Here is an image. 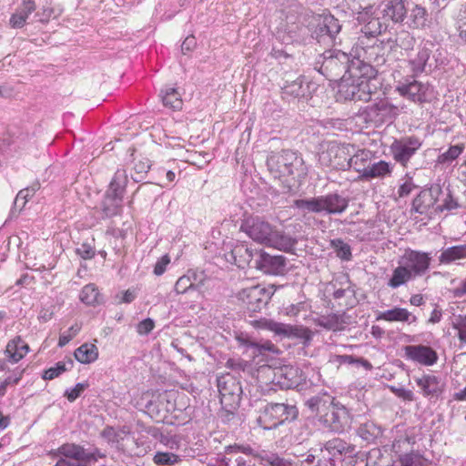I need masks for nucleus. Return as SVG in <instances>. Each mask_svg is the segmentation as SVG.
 <instances>
[{
	"label": "nucleus",
	"mask_w": 466,
	"mask_h": 466,
	"mask_svg": "<svg viewBox=\"0 0 466 466\" xmlns=\"http://www.w3.org/2000/svg\"><path fill=\"white\" fill-rule=\"evenodd\" d=\"M339 83V97L344 100H353L356 98L359 91L367 88L364 86V80L358 81L350 76H340Z\"/></svg>",
	"instance_id": "aec40b11"
},
{
	"label": "nucleus",
	"mask_w": 466,
	"mask_h": 466,
	"mask_svg": "<svg viewBox=\"0 0 466 466\" xmlns=\"http://www.w3.org/2000/svg\"><path fill=\"white\" fill-rule=\"evenodd\" d=\"M416 187V186L412 183L411 180L406 181L401 184L398 189V195L400 198H404L409 196L411 191Z\"/></svg>",
	"instance_id": "338daca9"
},
{
	"label": "nucleus",
	"mask_w": 466,
	"mask_h": 466,
	"mask_svg": "<svg viewBox=\"0 0 466 466\" xmlns=\"http://www.w3.org/2000/svg\"><path fill=\"white\" fill-rule=\"evenodd\" d=\"M86 383H77L73 389L70 390H66L65 396L67 398L69 401L76 400L80 394L87 388Z\"/></svg>",
	"instance_id": "4d7b16f0"
},
{
	"label": "nucleus",
	"mask_w": 466,
	"mask_h": 466,
	"mask_svg": "<svg viewBox=\"0 0 466 466\" xmlns=\"http://www.w3.org/2000/svg\"><path fill=\"white\" fill-rule=\"evenodd\" d=\"M153 461L160 466H172L181 461V458L169 451H157L154 455Z\"/></svg>",
	"instance_id": "37998d69"
},
{
	"label": "nucleus",
	"mask_w": 466,
	"mask_h": 466,
	"mask_svg": "<svg viewBox=\"0 0 466 466\" xmlns=\"http://www.w3.org/2000/svg\"><path fill=\"white\" fill-rule=\"evenodd\" d=\"M341 25L339 20L333 15H328L323 16L319 22L316 34L320 37L327 35L333 39L339 33Z\"/></svg>",
	"instance_id": "a878e982"
},
{
	"label": "nucleus",
	"mask_w": 466,
	"mask_h": 466,
	"mask_svg": "<svg viewBox=\"0 0 466 466\" xmlns=\"http://www.w3.org/2000/svg\"><path fill=\"white\" fill-rule=\"evenodd\" d=\"M411 317V322L417 320L416 316L411 315L406 309L395 307L393 309L380 312V319L386 321H410Z\"/></svg>",
	"instance_id": "473e14b6"
},
{
	"label": "nucleus",
	"mask_w": 466,
	"mask_h": 466,
	"mask_svg": "<svg viewBox=\"0 0 466 466\" xmlns=\"http://www.w3.org/2000/svg\"><path fill=\"white\" fill-rule=\"evenodd\" d=\"M441 195H443V190L441 185L432 184L416 196L412 201V210L420 215L427 213L431 208H435Z\"/></svg>",
	"instance_id": "4468645a"
},
{
	"label": "nucleus",
	"mask_w": 466,
	"mask_h": 466,
	"mask_svg": "<svg viewBox=\"0 0 466 466\" xmlns=\"http://www.w3.org/2000/svg\"><path fill=\"white\" fill-rule=\"evenodd\" d=\"M324 448L332 456H336L338 454H345L349 457H351L355 453L354 445L349 444L343 440L338 438L327 441L324 445Z\"/></svg>",
	"instance_id": "7c9ffc66"
},
{
	"label": "nucleus",
	"mask_w": 466,
	"mask_h": 466,
	"mask_svg": "<svg viewBox=\"0 0 466 466\" xmlns=\"http://www.w3.org/2000/svg\"><path fill=\"white\" fill-rule=\"evenodd\" d=\"M431 260V258L428 253L406 250L400 263L407 267V269L415 279L426 274L430 268Z\"/></svg>",
	"instance_id": "2eb2a0df"
},
{
	"label": "nucleus",
	"mask_w": 466,
	"mask_h": 466,
	"mask_svg": "<svg viewBox=\"0 0 466 466\" xmlns=\"http://www.w3.org/2000/svg\"><path fill=\"white\" fill-rule=\"evenodd\" d=\"M81 326L77 323L72 325L69 329L60 335L58 346H66L80 331Z\"/></svg>",
	"instance_id": "864d4df0"
},
{
	"label": "nucleus",
	"mask_w": 466,
	"mask_h": 466,
	"mask_svg": "<svg viewBox=\"0 0 466 466\" xmlns=\"http://www.w3.org/2000/svg\"><path fill=\"white\" fill-rule=\"evenodd\" d=\"M86 449L76 443L67 442L59 447L58 452L66 459L84 461Z\"/></svg>",
	"instance_id": "f704fd0d"
},
{
	"label": "nucleus",
	"mask_w": 466,
	"mask_h": 466,
	"mask_svg": "<svg viewBox=\"0 0 466 466\" xmlns=\"http://www.w3.org/2000/svg\"><path fill=\"white\" fill-rule=\"evenodd\" d=\"M349 202L342 196L333 193L310 198L296 199L293 207L298 208L303 216L307 213L340 214L346 210Z\"/></svg>",
	"instance_id": "f03ea898"
},
{
	"label": "nucleus",
	"mask_w": 466,
	"mask_h": 466,
	"mask_svg": "<svg viewBox=\"0 0 466 466\" xmlns=\"http://www.w3.org/2000/svg\"><path fill=\"white\" fill-rule=\"evenodd\" d=\"M267 165L275 177H300L306 174L303 159L291 150L272 152L267 159Z\"/></svg>",
	"instance_id": "20e7f679"
},
{
	"label": "nucleus",
	"mask_w": 466,
	"mask_h": 466,
	"mask_svg": "<svg viewBox=\"0 0 466 466\" xmlns=\"http://www.w3.org/2000/svg\"><path fill=\"white\" fill-rule=\"evenodd\" d=\"M247 366L248 363L240 360L229 359L226 362V367L233 370H244Z\"/></svg>",
	"instance_id": "774afa93"
},
{
	"label": "nucleus",
	"mask_w": 466,
	"mask_h": 466,
	"mask_svg": "<svg viewBox=\"0 0 466 466\" xmlns=\"http://www.w3.org/2000/svg\"><path fill=\"white\" fill-rule=\"evenodd\" d=\"M272 295L270 289L258 285L241 289L238 299L248 311L258 312L268 303Z\"/></svg>",
	"instance_id": "6e6552de"
},
{
	"label": "nucleus",
	"mask_w": 466,
	"mask_h": 466,
	"mask_svg": "<svg viewBox=\"0 0 466 466\" xmlns=\"http://www.w3.org/2000/svg\"><path fill=\"white\" fill-rule=\"evenodd\" d=\"M262 461L269 464L270 466H291V463L279 457L275 453L265 454L260 456Z\"/></svg>",
	"instance_id": "6e6d98bb"
},
{
	"label": "nucleus",
	"mask_w": 466,
	"mask_h": 466,
	"mask_svg": "<svg viewBox=\"0 0 466 466\" xmlns=\"http://www.w3.org/2000/svg\"><path fill=\"white\" fill-rule=\"evenodd\" d=\"M232 256L234 257L235 263L240 267L244 268L248 266L249 268H254V263L256 261L255 251L250 249L245 245H238L232 249Z\"/></svg>",
	"instance_id": "c756f323"
},
{
	"label": "nucleus",
	"mask_w": 466,
	"mask_h": 466,
	"mask_svg": "<svg viewBox=\"0 0 466 466\" xmlns=\"http://www.w3.org/2000/svg\"><path fill=\"white\" fill-rule=\"evenodd\" d=\"M404 351L408 360L425 366H431L438 360L437 352L429 346L409 345L404 348Z\"/></svg>",
	"instance_id": "f3484780"
},
{
	"label": "nucleus",
	"mask_w": 466,
	"mask_h": 466,
	"mask_svg": "<svg viewBox=\"0 0 466 466\" xmlns=\"http://www.w3.org/2000/svg\"><path fill=\"white\" fill-rule=\"evenodd\" d=\"M457 30L459 36L466 41V5L461 11L460 16L457 21Z\"/></svg>",
	"instance_id": "bf43d9fd"
},
{
	"label": "nucleus",
	"mask_w": 466,
	"mask_h": 466,
	"mask_svg": "<svg viewBox=\"0 0 466 466\" xmlns=\"http://www.w3.org/2000/svg\"><path fill=\"white\" fill-rule=\"evenodd\" d=\"M19 343H21V337L16 336L5 347V355L7 360L12 363H17L22 360V355L19 353Z\"/></svg>",
	"instance_id": "a19ab883"
},
{
	"label": "nucleus",
	"mask_w": 466,
	"mask_h": 466,
	"mask_svg": "<svg viewBox=\"0 0 466 466\" xmlns=\"http://www.w3.org/2000/svg\"><path fill=\"white\" fill-rule=\"evenodd\" d=\"M161 98L164 106L167 107H170L172 109H179L182 106L180 95L177 89L173 87H169L165 91H162Z\"/></svg>",
	"instance_id": "ea45409f"
},
{
	"label": "nucleus",
	"mask_w": 466,
	"mask_h": 466,
	"mask_svg": "<svg viewBox=\"0 0 466 466\" xmlns=\"http://www.w3.org/2000/svg\"><path fill=\"white\" fill-rule=\"evenodd\" d=\"M400 466H428L422 457L409 453L400 456Z\"/></svg>",
	"instance_id": "603ef678"
},
{
	"label": "nucleus",
	"mask_w": 466,
	"mask_h": 466,
	"mask_svg": "<svg viewBox=\"0 0 466 466\" xmlns=\"http://www.w3.org/2000/svg\"><path fill=\"white\" fill-rule=\"evenodd\" d=\"M452 327L458 330V338L462 345L466 344V315H459L456 317Z\"/></svg>",
	"instance_id": "3c124183"
},
{
	"label": "nucleus",
	"mask_w": 466,
	"mask_h": 466,
	"mask_svg": "<svg viewBox=\"0 0 466 466\" xmlns=\"http://www.w3.org/2000/svg\"><path fill=\"white\" fill-rule=\"evenodd\" d=\"M414 279L410 272L407 269L403 264L397 267L389 281V285L391 288H398L404 284L406 281Z\"/></svg>",
	"instance_id": "58836bf2"
},
{
	"label": "nucleus",
	"mask_w": 466,
	"mask_h": 466,
	"mask_svg": "<svg viewBox=\"0 0 466 466\" xmlns=\"http://www.w3.org/2000/svg\"><path fill=\"white\" fill-rule=\"evenodd\" d=\"M204 285V279H200L198 283L192 282L190 275L180 277L175 284V291L177 294H184L190 289H199Z\"/></svg>",
	"instance_id": "e433bc0d"
},
{
	"label": "nucleus",
	"mask_w": 466,
	"mask_h": 466,
	"mask_svg": "<svg viewBox=\"0 0 466 466\" xmlns=\"http://www.w3.org/2000/svg\"><path fill=\"white\" fill-rule=\"evenodd\" d=\"M415 382L421 389L425 397L438 399L444 390V382L435 375L425 374L415 378Z\"/></svg>",
	"instance_id": "6ab92c4d"
},
{
	"label": "nucleus",
	"mask_w": 466,
	"mask_h": 466,
	"mask_svg": "<svg viewBox=\"0 0 466 466\" xmlns=\"http://www.w3.org/2000/svg\"><path fill=\"white\" fill-rule=\"evenodd\" d=\"M351 60L344 52L339 50L329 51L324 54L321 70L333 79L339 76H349Z\"/></svg>",
	"instance_id": "1a4fd4ad"
},
{
	"label": "nucleus",
	"mask_w": 466,
	"mask_h": 466,
	"mask_svg": "<svg viewBox=\"0 0 466 466\" xmlns=\"http://www.w3.org/2000/svg\"><path fill=\"white\" fill-rule=\"evenodd\" d=\"M463 145L451 146L447 151L439 156L438 161L440 163H448L456 159L462 152Z\"/></svg>",
	"instance_id": "8fccbe9b"
},
{
	"label": "nucleus",
	"mask_w": 466,
	"mask_h": 466,
	"mask_svg": "<svg viewBox=\"0 0 466 466\" xmlns=\"http://www.w3.org/2000/svg\"><path fill=\"white\" fill-rule=\"evenodd\" d=\"M361 159L362 157L355 154V147L352 145L339 144L336 141L329 142L327 149L319 155V160L323 165L342 170L353 167L360 171L357 164Z\"/></svg>",
	"instance_id": "7ed1b4c3"
},
{
	"label": "nucleus",
	"mask_w": 466,
	"mask_h": 466,
	"mask_svg": "<svg viewBox=\"0 0 466 466\" xmlns=\"http://www.w3.org/2000/svg\"><path fill=\"white\" fill-rule=\"evenodd\" d=\"M155 327V323L151 319H146L137 325V332L141 335L148 334Z\"/></svg>",
	"instance_id": "0e129e2a"
},
{
	"label": "nucleus",
	"mask_w": 466,
	"mask_h": 466,
	"mask_svg": "<svg viewBox=\"0 0 466 466\" xmlns=\"http://www.w3.org/2000/svg\"><path fill=\"white\" fill-rule=\"evenodd\" d=\"M431 52L428 48H421L417 56L410 59V63L411 66L412 72L415 76L425 71L427 62L430 58Z\"/></svg>",
	"instance_id": "4c0bfd02"
},
{
	"label": "nucleus",
	"mask_w": 466,
	"mask_h": 466,
	"mask_svg": "<svg viewBox=\"0 0 466 466\" xmlns=\"http://www.w3.org/2000/svg\"><path fill=\"white\" fill-rule=\"evenodd\" d=\"M79 299L83 303L90 306L100 304L103 300L95 284L86 285L80 292Z\"/></svg>",
	"instance_id": "c9c22d12"
},
{
	"label": "nucleus",
	"mask_w": 466,
	"mask_h": 466,
	"mask_svg": "<svg viewBox=\"0 0 466 466\" xmlns=\"http://www.w3.org/2000/svg\"><path fill=\"white\" fill-rule=\"evenodd\" d=\"M350 322V318L346 315L329 314L321 316L316 320V324L329 330H341L345 325Z\"/></svg>",
	"instance_id": "cd10ccee"
},
{
	"label": "nucleus",
	"mask_w": 466,
	"mask_h": 466,
	"mask_svg": "<svg viewBox=\"0 0 466 466\" xmlns=\"http://www.w3.org/2000/svg\"><path fill=\"white\" fill-rule=\"evenodd\" d=\"M407 15L403 0H385L382 18L393 23H401Z\"/></svg>",
	"instance_id": "4be33fe9"
},
{
	"label": "nucleus",
	"mask_w": 466,
	"mask_h": 466,
	"mask_svg": "<svg viewBox=\"0 0 466 466\" xmlns=\"http://www.w3.org/2000/svg\"><path fill=\"white\" fill-rule=\"evenodd\" d=\"M127 184L126 170L117 169L102 201V210L106 217H113L120 211Z\"/></svg>",
	"instance_id": "423d86ee"
},
{
	"label": "nucleus",
	"mask_w": 466,
	"mask_h": 466,
	"mask_svg": "<svg viewBox=\"0 0 466 466\" xmlns=\"http://www.w3.org/2000/svg\"><path fill=\"white\" fill-rule=\"evenodd\" d=\"M67 364L69 365V369H71L74 365V362L72 360H68ZM68 367H66V363L59 361L56 364V366L51 367L45 370L43 379L44 380H54L55 378L58 377L61 373L67 370Z\"/></svg>",
	"instance_id": "de8ad7c7"
},
{
	"label": "nucleus",
	"mask_w": 466,
	"mask_h": 466,
	"mask_svg": "<svg viewBox=\"0 0 466 466\" xmlns=\"http://www.w3.org/2000/svg\"><path fill=\"white\" fill-rule=\"evenodd\" d=\"M257 323L259 328L270 330L279 337L298 338L306 340H309L311 339V331L301 326H292L266 319L258 320Z\"/></svg>",
	"instance_id": "f8f14e48"
},
{
	"label": "nucleus",
	"mask_w": 466,
	"mask_h": 466,
	"mask_svg": "<svg viewBox=\"0 0 466 466\" xmlns=\"http://www.w3.org/2000/svg\"><path fill=\"white\" fill-rule=\"evenodd\" d=\"M370 62L371 61L370 60L365 62L364 60L352 59L350 62L349 76L356 78L358 81H360V79H366L367 81H364V86L367 88V92L370 95H372L376 94L377 86L372 82L376 81L378 72Z\"/></svg>",
	"instance_id": "ddd939ff"
},
{
	"label": "nucleus",
	"mask_w": 466,
	"mask_h": 466,
	"mask_svg": "<svg viewBox=\"0 0 466 466\" xmlns=\"http://www.w3.org/2000/svg\"><path fill=\"white\" fill-rule=\"evenodd\" d=\"M428 13L426 9L420 5H415L411 11L410 18L412 26L415 28H422L426 25Z\"/></svg>",
	"instance_id": "a18cd8bd"
},
{
	"label": "nucleus",
	"mask_w": 466,
	"mask_h": 466,
	"mask_svg": "<svg viewBox=\"0 0 466 466\" xmlns=\"http://www.w3.org/2000/svg\"><path fill=\"white\" fill-rule=\"evenodd\" d=\"M40 187V184L38 182L34 183L31 187L21 189L14 201V208L20 206V209H22L27 200L34 196L36 190Z\"/></svg>",
	"instance_id": "c03bdc74"
},
{
	"label": "nucleus",
	"mask_w": 466,
	"mask_h": 466,
	"mask_svg": "<svg viewBox=\"0 0 466 466\" xmlns=\"http://www.w3.org/2000/svg\"><path fill=\"white\" fill-rule=\"evenodd\" d=\"M295 405L287 403H268L260 411L258 424L264 430H273L287 420H293L298 416Z\"/></svg>",
	"instance_id": "39448f33"
},
{
	"label": "nucleus",
	"mask_w": 466,
	"mask_h": 466,
	"mask_svg": "<svg viewBox=\"0 0 466 466\" xmlns=\"http://www.w3.org/2000/svg\"><path fill=\"white\" fill-rule=\"evenodd\" d=\"M466 258V245H457L443 249L439 257L441 264H451L457 259Z\"/></svg>",
	"instance_id": "72a5a7b5"
},
{
	"label": "nucleus",
	"mask_w": 466,
	"mask_h": 466,
	"mask_svg": "<svg viewBox=\"0 0 466 466\" xmlns=\"http://www.w3.org/2000/svg\"><path fill=\"white\" fill-rule=\"evenodd\" d=\"M255 257L254 268L266 274L279 275L285 269L286 259L283 256H271L262 250H256Z\"/></svg>",
	"instance_id": "dca6fc26"
},
{
	"label": "nucleus",
	"mask_w": 466,
	"mask_h": 466,
	"mask_svg": "<svg viewBox=\"0 0 466 466\" xmlns=\"http://www.w3.org/2000/svg\"><path fill=\"white\" fill-rule=\"evenodd\" d=\"M169 262H170V258H169L168 255L163 256L156 263L155 268H154V274L157 276L162 275L165 272L166 268L169 264Z\"/></svg>",
	"instance_id": "69168bd1"
},
{
	"label": "nucleus",
	"mask_w": 466,
	"mask_h": 466,
	"mask_svg": "<svg viewBox=\"0 0 466 466\" xmlns=\"http://www.w3.org/2000/svg\"><path fill=\"white\" fill-rule=\"evenodd\" d=\"M329 245L335 251L337 257L342 260H350L351 258L350 246L341 238L331 239Z\"/></svg>",
	"instance_id": "79ce46f5"
},
{
	"label": "nucleus",
	"mask_w": 466,
	"mask_h": 466,
	"mask_svg": "<svg viewBox=\"0 0 466 466\" xmlns=\"http://www.w3.org/2000/svg\"><path fill=\"white\" fill-rule=\"evenodd\" d=\"M334 404L335 399L328 393L318 394L306 401V406L311 412H315L319 417L320 421Z\"/></svg>",
	"instance_id": "412c9836"
},
{
	"label": "nucleus",
	"mask_w": 466,
	"mask_h": 466,
	"mask_svg": "<svg viewBox=\"0 0 466 466\" xmlns=\"http://www.w3.org/2000/svg\"><path fill=\"white\" fill-rule=\"evenodd\" d=\"M228 451L230 453L241 452V453H244L246 455H251V456H254V457H259L260 458V456L258 454H257L255 452V451L249 445L235 444V445L228 446Z\"/></svg>",
	"instance_id": "13d9d810"
},
{
	"label": "nucleus",
	"mask_w": 466,
	"mask_h": 466,
	"mask_svg": "<svg viewBox=\"0 0 466 466\" xmlns=\"http://www.w3.org/2000/svg\"><path fill=\"white\" fill-rule=\"evenodd\" d=\"M239 343L248 350H252L254 357L264 355L266 352L279 353L278 348L270 341H255L247 335L241 334L238 337Z\"/></svg>",
	"instance_id": "5701e85b"
},
{
	"label": "nucleus",
	"mask_w": 466,
	"mask_h": 466,
	"mask_svg": "<svg viewBox=\"0 0 466 466\" xmlns=\"http://www.w3.org/2000/svg\"><path fill=\"white\" fill-rule=\"evenodd\" d=\"M74 355L80 363L89 364L98 358V350L94 344L85 343L75 350Z\"/></svg>",
	"instance_id": "2f4dec72"
},
{
	"label": "nucleus",
	"mask_w": 466,
	"mask_h": 466,
	"mask_svg": "<svg viewBox=\"0 0 466 466\" xmlns=\"http://www.w3.org/2000/svg\"><path fill=\"white\" fill-rule=\"evenodd\" d=\"M299 370L293 367L285 366L279 371V376L284 377L287 382H282L288 388L295 387L299 384V379L298 378Z\"/></svg>",
	"instance_id": "49530a36"
},
{
	"label": "nucleus",
	"mask_w": 466,
	"mask_h": 466,
	"mask_svg": "<svg viewBox=\"0 0 466 466\" xmlns=\"http://www.w3.org/2000/svg\"><path fill=\"white\" fill-rule=\"evenodd\" d=\"M390 390L395 393L396 396L401 398L404 400L412 401L414 400V394L410 390L396 387H390Z\"/></svg>",
	"instance_id": "e2e57ef3"
},
{
	"label": "nucleus",
	"mask_w": 466,
	"mask_h": 466,
	"mask_svg": "<svg viewBox=\"0 0 466 466\" xmlns=\"http://www.w3.org/2000/svg\"><path fill=\"white\" fill-rule=\"evenodd\" d=\"M397 90L402 96L408 97L413 102L425 100V86L419 81L413 80L407 84L399 85Z\"/></svg>",
	"instance_id": "b1692460"
},
{
	"label": "nucleus",
	"mask_w": 466,
	"mask_h": 466,
	"mask_svg": "<svg viewBox=\"0 0 466 466\" xmlns=\"http://www.w3.org/2000/svg\"><path fill=\"white\" fill-rule=\"evenodd\" d=\"M321 422L334 432L342 431L345 425L348 423L346 409L339 403H335L332 409L324 415Z\"/></svg>",
	"instance_id": "a211bd4d"
},
{
	"label": "nucleus",
	"mask_w": 466,
	"mask_h": 466,
	"mask_svg": "<svg viewBox=\"0 0 466 466\" xmlns=\"http://www.w3.org/2000/svg\"><path fill=\"white\" fill-rule=\"evenodd\" d=\"M101 437L106 439L108 443L118 444L122 437L115 431L113 427L106 426L100 433Z\"/></svg>",
	"instance_id": "5fc2aeb1"
},
{
	"label": "nucleus",
	"mask_w": 466,
	"mask_h": 466,
	"mask_svg": "<svg viewBox=\"0 0 466 466\" xmlns=\"http://www.w3.org/2000/svg\"><path fill=\"white\" fill-rule=\"evenodd\" d=\"M76 253L84 259H90L95 256L96 251L90 244L83 243L76 248Z\"/></svg>",
	"instance_id": "052dcab7"
},
{
	"label": "nucleus",
	"mask_w": 466,
	"mask_h": 466,
	"mask_svg": "<svg viewBox=\"0 0 466 466\" xmlns=\"http://www.w3.org/2000/svg\"><path fill=\"white\" fill-rule=\"evenodd\" d=\"M106 458V454L102 452L98 448H94L92 451H85V462H96L98 459Z\"/></svg>",
	"instance_id": "680f3d73"
},
{
	"label": "nucleus",
	"mask_w": 466,
	"mask_h": 466,
	"mask_svg": "<svg viewBox=\"0 0 466 466\" xmlns=\"http://www.w3.org/2000/svg\"><path fill=\"white\" fill-rule=\"evenodd\" d=\"M282 93L285 96H289L294 98L305 97L309 93V85L305 82L302 76L297 77L295 80H286L282 86Z\"/></svg>",
	"instance_id": "393cba45"
},
{
	"label": "nucleus",
	"mask_w": 466,
	"mask_h": 466,
	"mask_svg": "<svg viewBox=\"0 0 466 466\" xmlns=\"http://www.w3.org/2000/svg\"><path fill=\"white\" fill-rule=\"evenodd\" d=\"M217 384L222 406L228 411L236 410L240 402L242 394L239 381L229 373H227L218 378Z\"/></svg>",
	"instance_id": "0eeeda50"
},
{
	"label": "nucleus",
	"mask_w": 466,
	"mask_h": 466,
	"mask_svg": "<svg viewBox=\"0 0 466 466\" xmlns=\"http://www.w3.org/2000/svg\"><path fill=\"white\" fill-rule=\"evenodd\" d=\"M35 10V4L32 0L24 1L22 5L12 15L10 25L14 28H21L28 16Z\"/></svg>",
	"instance_id": "c85d7f7f"
},
{
	"label": "nucleus",
	"mask_w": 466,
	"mask_h": 466,
	"mask_svg": "<svg viewBox=\"0 0 466 466\" xmlns=\"http://www.w3.org/2000/svg\"><path fill=\"white\" fill-rule=\"evenodd\" d=\"M362 35L359 37L360 45L364 50V58L376 61L379 57L377 43L379 41V18L373 17L368 21L361 29Z\"/></svg>",
	"instance_id": "9d476101"
},
{
	"label": "nucleus",
	"mask_w": 466,
	"mask_h": 466,
	"mask_svg": "<svg viewBox=\"0 0 466 466\" xmlns=\"http://www.w3.org/2000/svg\"><path fill=\"white\" fill-rule=\"evenodd\" d=\"M422 143L415 136L394 139L390 147V154L394 160L402 167H407L412 156L420 148Z\"/></svg>",
	"instance_id": "9b49d317"
},
{
	"label": "nucleus",
	"mask_w": 466,
	"mask_h": 466,
	"mask_svg": "<svg viewBox=\"0 0 466 466\" xmlns=\"http://www.w3.org/2000/svg\"><path fill=\"white\" fill-rule=\"evenodd\" d=\"M240 231L261 245L273 248L284 252H292L298 243L296 238L282 230H279L268 220L260 217H248L240 226Z\"/></svg>",
	"instance_id": "f257e3e1"
},
{
	"label": "nucleus",
	"mask_w": 466,
	"mask_h": 466,
	"mask_svg": "<svg viewBox=\"0 0 466 466\" xmlns=\"http://www.w3.org/2000/svg\"><path fill=\"white\" fill-rule=\"evenodd\" d=\"M445 197L442 199V204L436 205L435 212L451 211L459 208L458 201L453 198L451 191L447 188Z\"/></svg>",
	"instance_id": "09e8293b"
},
{
	"label": "nucleus",
	"mask_w": 466,
	"mask_h": 466,
	"mask_svg": "<svg viewBox=\"0 0 466 466\" xmlns=\"http://www.w3.org/2000/svg\"><path fill=\"white\" fill-rule=\"evenodd\" d=\"M344 282L341 287L336 288V283L332 284L334 288L333 298L339 300L340 305L352 306L355 303V290L352 289L348 277L344 276Z\"/></svg>",
	"instance_id": "bb28decb"
}]
</instances>
